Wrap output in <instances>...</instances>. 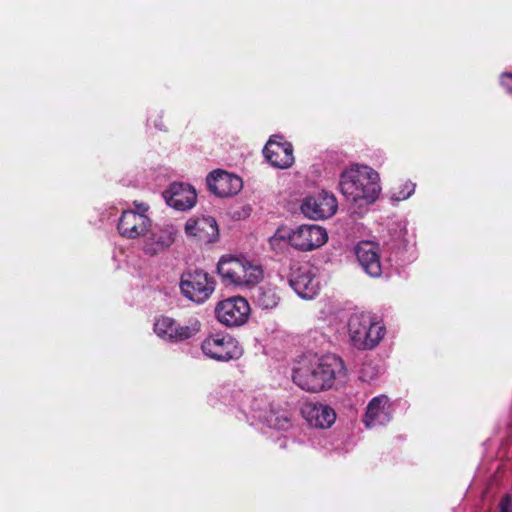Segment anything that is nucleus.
<instances>
[{
    "label": "nucleus",
    "instance_id": "1",
    "mask_svg": "<svg viewBox=\"0 0 512 512\" xmlns=\"http://www.w3.org/2000/svg\"><path fill=\"white\" fill-rule=\"evenodd\" d=\"M346 368L342 359L329 354L319 357L316 354H304L293 369L292 380L301 389L319 392L332 388L335 383H343Z\"/></svg>",
    "mask_w": 512,
    "mask_h": 512
},
{
    "label": "nucleus",
    "instance_id": "6",
    "mask_svg": "<svg viewBox=\"0 0 512 512\" xmlns=\"http://www.w3.org/2000/svg\"><path fill=\"white\" fill-rule=\"evenodd\" d=\"M154 333L161 340L168 343H179L191 339L200 331V323L197 320L181 324L169 316H159L153 325Z\"/></svg>",
    "mask_w": 512,
    "mask_h": 512
},
{
    "label": "nucleus",
    "instance_id": "21",
    "mask_svg": "<svg viewBox=\"0 0 512 512\" xmlns=\"http://www.w3.org/2000/svg\"><path fill=\"white\" fill-rule=\"evenodd\" d=\"M254 417L276 430H285L289 427V417L286 412L275 410L271 405L262 408L257 400L252 405Z\"/></svg>",
    "mask_w": 512,
    "mask_h": 512
},
{
    "label": "nucleus",
    "instance_id": "5",
    "mask_svg": "<svg viewBox=\"0 0 512 512\" xmlns=\"http://www.w3.org/2000/svg\"><path fill=\"white\" fill-rule=\"evenodd\" d=\"M274 238L285 240L295 250L308 252L323 246L328 240L325 228L317 224H302L295 228H280Z\"/></svg>",
    "mask_w": 512,
    "mask_h": 512
},
{
    "label": "nucleus",
    "instance_id": "26",
    "mask_svg": "<svg viewBox=\"0 0 512 512\" xmlns=\"http://www.w3.org/2000/svg\"><path fill=\"white\" fill-rule=\"evenodd\" d=\"M155 127L159 128V129H162V127L159 126L158 124H155Z\"/></svg>",
    "mask_w": 512,
    "mask_h": 512
},
{
    "label": "nucleus",
    "instance_id": "4",
    "mask_svg": "<svg viewBox=\"0 0 512 512\" xmlns=\"http://www.w3.org/2000/svg\"><path fill=\"white\" fill-rule=\"evenodd\" d=\"M348 333L355 348L371 350L383 339L385 327L374 321L370 314L354 313L348 321Z\"/></svg>",
    "mask_w": 512,
    "mask_h": 512
},
{
    "label": "nucleus",
    "instance_id": "3",
    "mask_svg": "<svg viewBox=\"0 0 512 512\" xmlns=\"http://www.w3.org/2000/svg\"><path fill=\"white\" fill-rule=\"evenodd\" d=\"M217 272L225 285L248 286L257 284L263 278L260 265L245 258L224 255L217 264Z\"/></svg>",
    "mask_w": 512,
    "mask_h": 512
},
{
    "label": "nucleus",
    "instance_id": "13",
    "mask_svg": "<svg viewBox=\"0 0 512 512\" xmlns=\"http://www.w3.org/2000/svg\"><path fill=\"white\" fill-rule=\"evenodd\" d=\"M208 189L220 198L231 197L238 194L242 187V179L224 170H215L206 178Z\"/></svg>",
    "mask_w": 512,
    "mask_h": 512
},
{
    "label": "nucleus",
    "instance_id": "7",
    "mask_svg": "<svg viewBox=\"0 0 512 512\" xmlns=\"http://www.w3.org/2000/svg\"><path fill=\"white\" fill-rule=\"evenodd\" d=\"M180 289L187 299L201 304L214 292L215 281L207 272L196 269L182 274Z\"/></svg>",
    "mask_w": 512,
    "mask_h": 512
},
{
    "label": "nucleus",
    "instance_id": "16",
    "mask_svg": "<svg viewBox=\"0 0 512 512\" xmlns=\"http://www.w3.org/2000/svg\"><path fill=\"white\" fill-rule=\"evenodd\" d=\"M178 229L173 224L156 227L145 240L143 250L148 255H156L166 251L175 241Z\"/></svg>",
    "mask_w": 512,
    "mask_h": 512
},
{
    "label": "nucleus",
    "instance_id": "15",
    "mask_svg": "<svg viewBox=\"0 0 512 512\" xmlns=\"http://www.w3.org/2000/svg\"><path fill=\"white\" fill-rule=\"evenodd\" d=\"M356 258L363 271L370 277L377 278L382 274L379 246L375 242L361 241L355 247Z\"/></svg>",
    "mask_w": 512,
    "mask_h": 512
},
{
    "label": "nucleus",
    "instance_id": "17",
    "mask_svg": "<svg viewBox=\"0 0 512 512\" xmlns=\"http://www.w3.org/2000/svg\"><path fill=\"white\" fill-rule=\"evenodd\" d=\"M392 419V410L389 398L379 395L370 400L364 416V424L368 428L386 425Z\"/></svg>",
    "mask_w": 512,
    "mask_h": 512
},
{
    "label": "nucleus",
    "instance_id": "23",
    "mask_svg": "<svg viewBox=\"0 0 512 512\" xmlns=\"http://www.w3.org/2000/svg\"><path fill=\"white\" fill-rule=\"evenodd\" d=\"M415 190V184L408 181L403 184L402 188L399 191H393L391 194V199L394 201H402L409 198Z\"/></svg>",
    "mask_w": 512,
    "mask_h": 512
},
{
    "label": "nucleus",
    "instance_id": "8",
    "mask_svg": "<svg viewBox=\"0 0 512 512\" xmlns=\"http://www.w3.org/2000/svg\"><path fill=\"white\" fill-rule=\"evenodd\" d=\"M205 356L219 362H228L239 359L243 350L238 341L227 334H213L208 336L201 345Z\"/></svg>",
    "mask_w": 512,
    "mask_h": 512
},
{
    "label": "nucleus",
    "instance_id": "18",
    "mask_svg": "<svg viewBox=\"0 0 512 512\" xmlns=\"http://www.w3.org/2000/svg\"><path fill=\"white\" fill-rule=\"evenodd\" d=\"M267 161L275 168L287 169L294 163L293 147L289 142L270 139L263 149Z\"/></svg>",
    "mask_w": 512,
    "mask_h": 512
},
{
    "label": "nucleus",
    "instance_id": "12",
    "mask_svg": "<svg viewBox=\"0 0 512 512\" xmlns=\"http://www.w3.org/2000/svg\"><path fill=\"white\" fill-rule=\"evenodd\" d=\"M338 208L336 197L328 192L321 191L308 196L301 204L302 213L311 219H327L333 216Z\"/></svg>",
    "mask_w": 512,
    "mask_h": 512
},
{
    "label": "nucleus",
    "instance_id": "19",
    "mask_svg": "<svg viewBox=\"0 0 512 512\" xmlns=\"http://www.w3.org/2000/svg\"><path fill=\"white\" fill-rule=\"evenodd\" d=\"M301 412L308 425L314 428L327 429L336 420L335 411L324 404H305Z\"/></svg>",
    "mask_w": 512,
    "mask_h": 512
},
{
    "label": "nucleus",
    "instance_id": "2",
    "mask_svg": "<svg viewBox=\"0 0 512 512\" xmlns=\"http://www.w3.org/2000/svg\"><path fill=\"white\" fill-rule=\"evenodd\" d=\"M340 191L359 207L373 203L380 192L378 174L368 166L353 165L340 175Z\"/></svg>",
    "mask_w": 512,
    "mask_h": 512
},
{
    "label": "nucleus",
    "instance_id": "14",
    "mask_svg": "<svg viewBox=\"0 0 512 512\" xmlns=\"http://www.w3.org/2000/svg\"><path fill=\"white\" fill-rule=\"evenodd\" d=\"M166 203L178 211H187L193 208L197 201L195 189L186 183H171L163 192Z\"/></svg>",
    "mask_w": 512,
    "mask_h": 512
},
{
    "label": "nucleus",
    "instance_id": "11",
    "mask_svg": "<svg viewBox=\"0 0 512 512\" xmlns=\"http://www.w3.org/2000/svg\"><path fill=\"white\" fill-rule=\"evenodd\" d=\"M289 285L303 299L314 298L320 290L315 268L307 263L291 268Z\"/></svg>",
    "mask_w": 512,
    "mask_h": 512
},
{
    "label": "nucleus",
    "instance_id": "9",
    "mask_svg": "<svg viewBox=\"0 0 512 512\" xmlns=\"http://www.w3.org/2000/svg\"><path fill=\"white\" fill-rule=\"evenodd\" d=\"M135 207V210L123 211L117 226L120 235L128 239L146 235L152 226V221L147 215L149 206L145 203H135Z\"/></svg>",
    "mask_w": 512,
    "mask_h": 512
},
{
    "label": "nucleus",
    "instance_id": "20",
    "mask_svg": "<svg viewBox=\"0 0 512 512\" xmlns=\"http://www.w3.org/2000/svg\"><path fill=\"white\" fill-rule=\"evenodd\" d=\"M185 232L204 243L214 242L219 235L218 225L213 217L190 218L185 224Z\"/></svg>",
    "mask_w": 512,
    "mask_h": 512
},
{
    "label": "nucleus",
    "instance_id": "25",
    "mask_svg": "<svg viewBox=\"0 0 512 512\" xmlns=\"http://www.w3.org/2000/svg\"><path fill=\"white\" fill-rule=\"evenodd\" d=\"M501 84L506 89L507 93L512 95V73L502 74Z\"/></svg>",
    "mask_w": 512,
    "mask_h": 512
},
{
    "label": "nucleus",
    "instance_id": "24",
    "mask_svg": "<svg viewBox=\"0 0 512 512\" xmlns=\"http://www.w3.org/2000/svg\"><path fill=\"white\" fill-rule=\"evenodd\" d=\"M499 512H512V499L509 495H505L499 503Z\"/></svg>",
    "mask_w": 512,
    "mask_h": 512
},
{
    "label": "nucleus",
    "instance_id": "10",
    "mask_svg": "<svg viewBox=\"0 0 512 512\" xmlns=\"http://www.w3.org/2000/svg\"><path fill=\"white\" fill-rule=\"evenodd\" d=\"M250 306L241 296H235L219 302L215 308L217 320L227 327L241 326L248 320Z\"/></svg>",
    "mask_w": 512,
    "mask_h": 512
},
{
    "label": "nucleus",
    "instance_id": "22",
    "mask_svg": "<svg viewBox=\"0 0 512 512\" xmlns=\"http://www.w3.org/2000/svg\"><path fill=\"white\" fill-rule=\"evenodd\" d=\"M252 300L259 308L268 310L278 306L280 295L275 287L266 284L254 289Z\"/></svg>",
    "mask_w": 512,
    "mask_h": 512
}]
</instances>
